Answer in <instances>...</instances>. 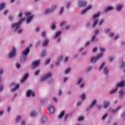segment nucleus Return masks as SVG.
<instances>
[{
	"instance_id": "nucleus-7",
	"label": "nucleus",
	"mask_w": 125,
	"mask_h": 125,
	"mask_svg": "<svg viewBox=\"0 0 125 125\" xmlns=\"http://www.w3.org/2000/svg\"><path fill=\"white\" fill-rule=\"evenodd\" d=\"M103 56V53H101V54H99L97 55V56L95 57H93L91 59L90 62H92V63H95L96 61H97V60H99Z\"/></svg>"
},
{
	"instance_id": "nucleus-44",
	"label": "nucleus",
	"mask_w": 125,
	"mask_h": 125,
	"mask_svg": "<svg viewBox=\"0 0 125 125\" xmlns=\"http://www.w3.org/2000/svg\"><path fill=\"white\" fill-rule=\"evenodd\" d=\"M100 50L101 52H104V51L105 50V48H100Z\"/></svg>"
},
{
	"instance_id": "nucleus-6",
	"label": "nucleus",
	"mask_w": 125,
	"mask_h": 125,
	"mask_svg": "<svg viewBox=\"0 0 125 125\" xmlns=\"http://www.w3.org/2000/svg\"><path fill=\"white\" fill-rule=\"evenodd\" d=\"M57 6L56 5H53L51 6V9L47 8L46 10L44 12V14H48V13H50V12H52V11H54L55 9H56Z\"/></svg>"
},
{
	"instance_id": "nucleus-57",
	"label": "nucleus",
	"mask_w": 125,
	"mask_h": 125,
	"mask_svg": "<svg viewBox=\"0 0 125 125\" xmlns=\"http://www.w3.org/2000/svg\"><path fill=\"white\" fill-rule=\"evenodd\" d=\"M82 80H83L82 79H79V80L78 81V84H80V83H81L82 82Z\"/></svg>"
},
{
	"instance_id": "nucleus-37",
	"label": "nucleus",
	"mask_w": 125,
	"mask_h": 125,
	"mask_svg": "<svg viewBox=\"0 0 125 125\" xmlns=\"http://www.w3.org/2000/svg\"><path fill=\"white\" fill-rule=\"evenodd\" d=\"M104 22V20L103 19H102L101 20V21L98 23L99 25H100V26H101V25L102 24H103V22Z\"/></svg>"
},
{
	"instance_id": "nucleus-2",
	"label": "nucleus",
	"mask_w": 125,
	"mask_h": 125,
	"mask_svg": "<svg viewBox=\"0 0 125 125\" xmlns=\"http://www.w3.org/2000/svg\"><path fill=\"white\" fill-rule=\"evenodd\" d=\"M22 22H23V20H21L18 22L13 23L11 25V29H14L15 32H18V29L20 27V25L22 24Z\"/></svg>"
},
{
	"instance_id": "nucleus-59",
	"label": "nucleus",
	"mask_w": 125,
	"mask_h": 125,
	"mask_svg": "<svg viewBox=\"0 0 125 125\" xmlns=\"http://www.w3.org/2000/svg\"><path fill=\"white\" fill-rule=\"evenodd\" d=\"M19 17H22V12H20L19 13Z\"/></svg>"
},
{
	"instance_id": "nucleus-63",
	"label": "nucleus",
	"mask_w": 125,
	"mask_h": 125,
	"mask_svg": "<svg viewBox=\"0 0 125 125\" xmlns=\"http://www.w3.org/2000/svg\"><path fill=\"white\" fill-rule=\"evenodd\" d=\"M82 104V102H79L78 103H77V106H80V105H81Z\"/></svg>"
},
{
	"instance_id": "nucleus-29",
	"label": "nucleus",
	"mask_w": 125,
	"mask_h": 125,
	"mask_svg": "<svg viewBox=\"0 0 125 125\" xmlns=\"http://www.w3.org/2000/svg\"><path fill=\"white\" fill-rule=\"evenodd\" d=\"M121 108H122L121 106H118L116 109H112L111 110V112H112V113H116V112H117V111H118V110H119V109H121Z\"/></svg>"
},
{
	"instance_id": "nucleus-60",
	"label": "nucleus",
	"mask_w": 125,
	"mask_h": 125,
	"mask_svg": "<svg viewBox=\"0 0 125 125\" xmlns=\"http://www.w3.org/2000/svg\"><path fill=\"white\" fill-rule=\"evenodd\" d=\"M99 30H96L95 32V35H98V34H99Z\"/></svg>"
},
{
	"instance_id": "nucleus-18",
	"label": "nucleus",
	"mask_w": 125,
	"mask_h": 125,
	"mask_svg": "<svg viewBox=\"0 0 125 125\" xmlns=\"http://www.w3.org/2000/svg\"><path fill=\"white\" fill-rule=\"evenodd\" d=\"M114 8L110 6H107V7L104 10L105 12H107V11H110V10H113Z\"/></svg>"
},
{
	"instance_id": "nucleus-45",
	"label": "nucleus",
	"mask_w": 125,
	"mask_h": 125,
	"mask_svg": "<svg viewBox=\"0 0 125 125\" xmlns=\"http://www.w3.org/2000/svg\"><path fill=\"white\" fill-rule=\"evenodd\" d=\"M71 5V2H68L67 4H66V7H67V8H69V7H70V5Z\"/></svg>"
},
{
	"instance_id": "nucleus-8",
	"label": "nucleus",
	"mask_w": 125,
	"mask_h": 125,
	"mask_svg": "<svg viewBox=\"0 0 125 125\" xmlns=\"http://www.w3.org/2000/svg\"><path fill=\"white\" fill-rule=\"evenodd\" d=\"M16 55V49L14 47L13 48L12 50L11 51L10 53L9 54V58H12L14 56Z\"/></svg>"
},
{
	"instance_id": "nucleus-61",
	"label": "nucleus",
	"mask_w": 125,
	"mask_h": 125,
	"mask_svg": "<svg viewBox=\"0 0 125 125\" xmlns=\"http://www.w3.org/2000/svg\"><path fill=\"white\" fill-rule=\"evenodd\" d=\"M2 89H3V86L1 85L0 86V91H1V90H2Z\"/></svg>"
},
{
	"instance_id": "nucleus-21",
	"label": "nucleus",
	"mask_w": 125,
	"mask_h": 125,
	"mask_svg": "<svg viewBox=\"0 0 125 125\" xmlns=\"http://www.w3.org/2000/svg\"><path fill=\"white\" fill-rule=\"evenodd\" d=\"M62 59H63V56H61L60 57H59L58 58V61L56 63V65H59V61H61V60H62Z\"/></svg>"
},
{
	"instance_id": "nucleus-19",
	"label": "nucleus",
	"mask_w": 125,
	"mask_h": 125,
	"mask_svg": "<svg viewBox=\"0 0 125 125\" xmlns=\"http://www.w3.org/2000/svg\"><path fill=\"white\" fill-rule=\"evenodd\" d=\"M125 91H123L121 90L120 91V94H119V97H120V98H122V97H123V96H124V95H125Z\"/></svg>"
},
{
	"instance_id": "nucleus-38",
	"label": "nucleus",
	"mask_w": 125,
	"mask_h": 125,
	"mask_svg": "<svg viewBox=\"0 0 125 125\" xmlns=\"http://www.w3.org/2000/svg\"><path fill=\"white\" fill-rule=\"evenodd\" d=\"M83 120V117H80L78 118V122H82Z\"/></svg>"
},
{
	"instance_id": "nucleus-33",
	"label": "nucleus",
	"mask_w": 125,
	"mask_h": 125,
	"mask_svg": "<svg viewBox=\"0 0 125 125\" xmlns=\"http://www.w3.org/2000/svg\"><path fill=\"white\" fill-rule=\"evenodd\" d=\"M125 67V62L122 61L120 62V68H124Z\"/></svg>"
},
{
	"instance_id": "nucleus-62",
	"label": "nucleus",
	"mask_w": 125,
	"mask_h": 125,
	"mask_svg": "<svg viewBox=\"0 0 125 125\" xmlns=\"http://www.w3.org/2000/svg\"><path fill=\"white\" fill-rule=\"evenodd\" d=\"M68 57H66L64 59V62H67L68 61Z\"/></svg>"
},
{
	"instance_id": "nucleus-31",
	"label": "nucleus",
	"mask_w": 125,
	"mask_h": 125,
	"mask_svg": "<svg viewBox=\"0 0 125 125\" xmlns=\"http://www.w3.org/2000/svg\"><path fill=\"white\" fill-rule=\"evenodd\" d=\"M48 39H46L45 41L43 42V45L45 46V45H47V43H48Z\"/></svg>"
},
{
	"instance_id": "nucleus-46",
	"label": "nucleus",
	"mask_w": 125,
	"mask_h": 125,
	"mask_svg": "<svg viewBox=\"0 0 125 125\" xmlns=\"http://www.w3.org/2000/svg\"><path fill=\"white\" fill-rule=\"evenodd\" d=\"M97 50V47H95L93 49V52L94 53V52H96Z\"/></svg>"
},
{
	"instance_id": "nucleus-13",
	"label": "nucleus",
	"mask_w": 125,
	"mask_h": 125,
	"mask_svg": "<svg viewBox=\"0 0 125 125\" xmlns=\"http://www.w3.org/2000/svg\"><path fill=\"white\" fill-rule=\"evenodd\" d=\"M85 5H86V2L84 1H80L79 2V6H85Z\"/></svg>"
},
{
	"instance_id": "nucleus-9",
	"label": "nucleus",
	"mask_w": 125,
	"mask_h": 125,
	"mask_svg": "<svg viewBox=\"0 0 125 125\" xmlns=\"http://www.w3.org/2000/svg\"><path fill=\"white\" fill-rule=\"evenodd\" d=\"M47 110L48 113L50 114H53V113L55 111V108H54V106L52 105H50L47 107Z\"/></svg>"
},
{
	"instance_id": "nucleus-11",
	"label": "nucleus",
	"mask_w": 125,
	"mask_h": 125,
	"mask_svg": "<svg viewBox=\"0 0 125 125\" xmlns=\"http://www.w3.org/2000/svg\"><path fill=\"white\" fill-rule=\"evenodd\" d=\"M40 60H36V61H33L31 64L32 68H35L37 66H39V65L40 64Z\"/></svg>"
},
{
	"instance_id": "nucleus-58",
	"label": "nucleus",
	"mask_w": 125,
	"mask_h": 125,
	"mask_svg": "<svg viewBox=\"0 0 125 125\" xmlns=\"http://www.w3.org/2000/svg\"><path fill=\"white\" fill-rule=\"evenodd\" d=\"M89 43H90L89 41H87L86 42L85 44V46L88 45V44H89Z\"/></svg>"
},
{
	"instance_id": "nucleus-35",
	"label": "nucleus",
	"mask_w": 125,
	"mask_h": 125,
	"mask_svg": "<svg viewBox=\"0 0 125 125\" xmlns=\"http://www.w3.org/2000/svg\"><path fill=\"white\" fill-rule=\"evenodd\" d=\"M108 117V114H105L104 115V116L102 118V120L104 121L105 120V118H107Z\"/></svg>"
},
{
	"instance_id": "nucleus-4",
	"label": "nucleus",
	"mask_w": 125,
	"mask_h": 125,
	"mask_svg": "<svg viewBox=\"0 0 125 125\" xmlns=\"http://www.w3.org/2000/svg\"><path fill=\"white\" fill-rule=\"evenodd\" d=\"M100 15V13H99L93 16V19H94V22L93 23V28H95L96 25H97V23H98V17Z\"/></svg>"
},
{
	"instance_id": "nucleus-43",
	"label": "nucleus",
	"mask_w": 125,
	"mask_h": 125,
	"mask_svg": "<svg viewBox=\"0 0 125 125\" xmlns=\"http://www.w3.org/2000/svg\"><path fill=\"white\" fill-rule=\"evenodd\" d=\"M31 15V13L30 12L25 13V16H30Z\"/></svg>"
},
{
	"instance_id": "nucleus-30",
	"label": "nucleus",
	"mask_w": 125,
	"mask_h": 125,
	"mask_svg": "<svg viewBox=\"0 0 125 125\" xmlns=\"http://www.w3.org/2000/svg\"><path fill=\"white\" fill-rule=\"evenodd\" d=\"M108 68H107V67H105L104 68V75H107L108 74Z\"/></svg>"
},
{
	"instance_id": "nucleus-5",
	"label": "nucleus",
	"mask_w": 125,
	"mask_h": 125,
	"mask_svg": "<svg viewBox=\"0 0 125 125\" xmlns=\"http://www.w3.org/2000/svg\"><path fill=\"white\" fill-rule=\"evenodd\" d=\"M31 95L33 98L36 97V94L35 93V91H32V90L29 89L26 91V97L30 98L31 97Z\"/></svg>"
},
{
	"instance_id": "nucleus-28",
	"label": "nucleus",
	"mask_w": 125,
	"mask_h": 125,
	"mask_svg": "<svg viewBox=\"0 0 125 125\" xmlns=\"http://www.w3.org/2000/svg\"><path fill=\"white\" fill-rule=\"evenodd\" d=\"M36 115H37V113H36L35 111H32L29 114L30 117H35Z\"/></svg>"
},
{
	"instance_id": "nucleus-54",
	"label": "nucleus",
	"mask_w": 125,
	"mask_h": 125,
	"mask_svg": "<svg viewBox=\"0 0 125 125\" xmlns=\"http://www.w3.org/2000/svg\"><path fill=\"white\" fill-rule=\"evenodd\" d=\"M53 101H54V102H57V98H56V97H54L53 98Z\"/></svg>"
},
{
	"instance_id": "nucleus-48",
	"label": "nucleus",
	"mask_w": 125,
	"mask_h": 125,
	"mask_svg": "<svg viewBox=\"0 0 125 125\" xmlns=\"http://www.w3.org/2000/svg\"><path fill=\"white\" fill-rule=\"evenodd\" d=\"M56 28V27L55 26V24H53L51 26V29L53 30H54Z\"/></svg>"
},
{
	"instance_id": "nucleus-47",
	"label": "nucleus",
	"mask_w": 125,
	"mask_h": 125,
	"mask_svg": "<svg viewBox=\"0 0 125 125\" xmlns=\"http://www.w3.org/2000/svg\"><path fill=\"white\" fill-rule=\"evenodd\" d=\"M63 7H62L61 8V11H60V14H62V13L63 12Z\"/></svg>"
},
{
	"instance_id": "nucleus-52",
	"label": "nucleus",
	"mask_w": 125,
	"mask_h": 125,
	"mask_svg": "<svg viewBox=\"0 0 125 125\" xmlns=\"http://www.w3.org/2000/svg\"><path fill=\"white\" fill-rule=\"evenodd\" d=\"M42 37H45V32L43 31L42 33Z\"/></svg>"
},
{
	"instance_id": "nucleus-16",
	"label": "nucleus",
	"mask_w": 125,
	"mask_h": 125,
	"mask_svg": "<svg viewBox=\"0 0 125 125\" xmlns=\"http://www.w3.org/2000/svg\"><path fill=\"white\" fill-rule=\"evenodd\" d=\"M96 104V100L94 99L93 101L92 102L91 104V105L89 107V109H91Z\"/></svg>"
},
{
	"instance_id": "nucleus-50",
	"label": "nucleus",
	"mask_w": 125,
	"mask_h": 125,
	"mask_svg": "<svg viewBox=\"0 0 125 125\" xmlns=\"http://www.w3.org/2000/svg\"><path fill=\"white\" fill-rule=\"evenodd\" d=\"M16 66H17V68L18 69H19L20 68V67H21V66L20 65V64H19V63H17Z\"/></svg>"
},
{
	"instance_id": "nucleus-15",
	"label": "nucleus",
	"mask_w": 125,
	"mask_h": 125,
	"mask_svg": "<svg viewBox=\"0 0 125 125\" xmlns=\"http://www.w3.org/2000/svg\"><path fill=\"white\" fill-rule=\"evenodd\" d=\"M104 107L105 109H106V108H108V106L110 105V103H109V102L104 101Z\"/></svg>"
},
{
	"instance_id": "nucleus-36",
	"label": "nucleus",
	"mask_w": 125,
	"mask_h": 125,
	"mask_svg": "<svg viewBox=\"0 0 125 125\" xmlns=\"http://www.w3.org/2000/svg\"><path fill=\"white\" fill-rule=\"evenodd\" d=\"M66 21L62 22L60 24V26L62 27V26H64V25H65V24H66Z\"/></svg>"
},
{
	"instance_id": "nucleus-14",
	"label": "nucleus",
	"mask_w": 125,
	"mask_h": 125,
	"mask_svg": "<svg viewBox=\"0 0 125 125\" xmlns=\"http://www.w3.org/2000/svg\"><path fill=\"white\" fill-rule=\"evenodd\" d=\"M28 77H29V74H26L23 79L21 81V83H24V82H25V81H26L27 80V79H28Z\"/></svg>"
},
{
	"instance_id": "nucleus-3",
	"label": "nucleus",
	"mask_w": 125,
	"mask_h": 125,
	"mask_svg": "<svg viewBox=\"0 0 125 125\" xmlns=\"http://www.w3.org/2000/svg\"><path fill=\"white\" fill-rule=\"evenodd\" d=\"M125 81H123L122 82H120L119 83L117 84L116 85V88L112 90V91H110L109 93L110 94H113V93H115L116 90H118V87H123V86H125Z\"/></svg>"
},
{
	"instance_id": "nucleus-41",
	"label": "nucleus",
	"mask_w": 125,
	"mask_h": 125,
	"mask_svg": "<svg viewBox=\"0 0 125 125\" xmlns=\"http://www.w3.org/2000/svg\"><path fill=\"white\" fill-rule=\"evenodd\" d=\"M82 100H83L85 99V95L84 94H83L81 96Z\"/></svg>"
},
{
	"instance_id": "nucleus-53",
	"label": "nucleus",
	"mask_w": 125,
	"mask_h": 125,
	"mask_svg": "<svg viewBox=\"0 0 125 125\" xmlns=\"http://www.w3.org/2000/svg\"><path fill=\"white\" fill-rule=\"evenodd\" d=\"M49 62H50V59H49L48 60H47L46 62H45V64H48V63H49Z\"/></svg>"
},
{
	"instance_id": "nucleus-56",
	"label": "nucleus",
	"mask_w": 125,
	"mask_h": 125,
	"mask_svg": "<svg viewBox=\"0 0 125 125\" xmlns=\"http://www.w3.org/2000/svg\"><path fill=\"white\" fill-rule=\"evenodd\" d=\"M102 106H101V105H97V108L99 110L102 108Z\"/></svg>"
},
{
	"instance_id": "nucleus-12",
	"label": "nucleus",
	"mask_w": 125,
	"mask_h": 125,
	"mask_svg": "<svg viewBox=\"0 0 125 125\" xmlns=\"http://www.w3.org/2000/svg\"><path fill=\"white\" fill-rule=\"evenodd\" d=\"M91 8V5H89L86 8L82 11V14H84L86 11L89 10Z\"/></svg>"
},
{
	"instance_id": "nucleus-49",
	"label": "nucleus",
	"mask_w": 125,
	"mask_h": 125,
	"mask_svg": "<svg viewBox=\"0 0 125 125\" xmlns=\"http://www.w3.org/2000/svg\"><path fill=\"white\" fill-rule=\"evenodd\" d=\"M8 19H9V20H10V21L13 20V16H11L9 17Z\"/></svg>"
},
{
	"instance_id": "nucleus-20",
	"label": "nucleus",
	"mask_w": 125,
	"mask_h": 125,
	"mask_svg": "<svg viewBox=\"0 0 125 125\" xmlns=\"http://www.w3.org/2000/svg\"><path fill=\"white\" fill-rule=\"evenodd\" d=\"M21 119H22V116L21 115H18L16 119V123H18V122H19Z\"/></svg>"
},
{
	"instance_id": "nucleus-25",
	"label": "nucleus",
	"mask_w": 125,
	"mask_h": 125,
	"mask_svg": "<svg viewBox=\"0 0 125 125\" xmlns=\"http://www.w3.org/2000/svg\"><path fill=\"white\" fill-rule=\"evenodd\" d=\"M65 115V112L64 111H62L59 115V119H61Z\"/></svg>"
},
{
	"instance_id": "nucleus-64",
	"label": "nucleus",
	"mask_w": 125,
	"mask_h": 125,
	"mask_svg": "<svg viewBox=\"0 0 125 125\" xmlns=\"http://www.w3.org/2000/svg\"><path fill=\"white\" fill-rule=\"evenodd\" d=\"M122 117H123L124 119H125V112H124L122 114Z\"/></svg>"
},
{
	"instance_id": "nucleus-40",
	"label": "nucleus",
	"mask_w": 125,
	"mask_h": 125,
	"mask_svg": "<svg viewBox=\"0 0 125 125\" xmlns=\"http://www.w3.org/2000/svg\"><path fill=\"white\" fill-rule=\"evenodd\" d=\"M38 74H40V70H39L36 71L34 73V75H35V76L38 75Z\"/></svg>"
},
{
	"instance_id": "nucleus-34",
	"label": "nucleus",
	"mask_w": 125,
	"mask_h": 125,
	"mask_svg": "<svg viewBox=\"0 0 125 125\" xmlns=\"http://www.w3.org/2000/svg\"><path fill=\"white\" fill-rule=\"evenodd\" d=\"M104 65H105V62H103L101 64V66L99 67V70L100 71H101V70H102V69L103 68V67H104Z\"/></svg>"
},
{
	"instance_id": "nucleus-26",
	"label": "nucleus",
	"mask_w": 125,
	"mask_h": 125,
	"mask_svg": "<svg viewBox=\"0 0 125 125\" xmlns=\"http://www.w3.org/2000/svg\"><path fill=\"white\" fill-rule=\"evenodd\" d=\"M122 7H123V5L119 4L117 6L116 9L118 10V11H120L121 9H122Z\"/></svg>"
},
{
	"instance_id": "nucleus-55",
	"label": "nucleus",
	"mask_w": 125,
	"mask_h": 125,
	"mask_svg": "<svg viewBox=\"0 0 125 125\" xmlns=\"http://www.w3.org/2000/svg\"><path fill=\"white\" fill-rule=\"evenodd\" d=\"M3 72H4L3 69H0V75H1V74H2V73H3Z\"/></svg>"
},
{
	"instance_id": "nucleus-39",
	"label": "nucleus",
	"mask_w": 125,
	"mask_h": 125,
	"mask_svg": "<svg viewBox=\"0 0 125 125\" xmlns=\"http://www.w3.org/2000/svg\"><path fill=\"white\" fill-rule=\"evenodd\" d=\"M71 71V68H67L65 70V74H68Z\"/></svg>"
},
{
	"instance_id": "nucleus-42",
	"label": "nucleus",
	"mask_w": 125,
	"mask_h": 125,
	"mask_svg": "<svg viewBox=\"0 0 125 125\" xmlns=\"http://www.w3.org/2000/svg\"><path fill=\"white\" fill-rule=\"evenodd\" d=\"M95 38H96V36L95 35H93L92 38H91V40L92 41V42H94V40H95Z\"/></svg>"
},
{
	"instance_id": "nucleus-27",
	"label": "nucleus",
	"mask_w": 125,
	"mask_h": 125,
	"mask_svg": "<svg viewBox=\"0 0 125 125\" xmlns=\"http://www.w3.org/2000/svg\"><path fill=\"white\" fill-rule=\"evenodd\" d=\"M61 31H58L57 33H56L55 34V36H54V39H56L57 38V37H58L59 36H60V34H61Z\"/></svg>"
},
{
	"instance_id": "nucleus-17",
	"label": "nucleus",
	"mask_w": 125,
	"mask_h": 125,
	"mask_svg": "<svg viewBox=\"0 0 125 125\" xmlns=\"http://www.w3.org/2000/svg\"><path fill=\"white\" fill-rule=\"evenodd\" d=\"M34 18V16H30L26 20V23H29L32 21V20Z\"/></svg>"
},
{
	"instance_id": "nucleus-10",
	"label": "nucleus",
	"mask_w": 125,
	"mask_h": 125,
	"mask_svg": "<svg viewBox=\"0 0 125 125\" xmlns=\"http://www.w3.org/2000/svg\"><path fill=\"white\" fill-rule=\"evenodd\" d=\"M52 74L51 73H48L47 74H46L45 75V76L42 77L40 81L41 82H43V81H45V80H46V79H48L49 78H50V77H51Z\"/></svg>"
},
{
	"instance_id": "nucleus-1",
	"label": "nucleus",
	"mask_w": 125,
	"mask_h": 125,
	"mask_svg": "<svg viewBox=\"0 0 125 125\" xmlns=\"http://www.w3.org/2000/svg\"><path fill=\"white\" fill-rule=\"evenodd\" d=\"M29 52H30V47H27L26 48L25 50L23 51L22 52V55H24V56H22L21 57V62H24V61H26L27 59V55H28V54H29Z\"/></svg>"
},
{
	"instance_id": "nucleus-22",
	"label": "nucleus",
	"mask_w": 125,
	"mask_h": 125,
	"mask_svg": "<svg viewBox=\"0 0 125 125\" xmlns=\"http://www.w3.org/2000/svg\"><path fill=\"white\" fill-rule=\"evenodd\" d=\"M5 6V3H2L0 4V10H2L3 8H4Z\"/></svg>"
},
{
	"instance_id": "nucleus-23",
	"label": "nucleus",
	"mask_w": 125,
	"mask_h": 125,
	"mask_svg": "<svg viewBox=\"0 0 125 125\" xmlns=\"http://www.w3.org/2000/svg\"><path fill=\"white\" fill-rule=\"evenodd\" d=\"M46 121H47V118H46V117H43L42 118V124L46 123Z\"/></svg>"
},
{
	"instance_id": "nucleus-32",
	"label": "nucleus",
	"mask_w": 125,
	"mask_h": 125,
	"mask_svg": "<svg viewBox=\"0 0 125 125\" xmlns=\"http://www.w3.org/2000/svg\"><path fill=\"white\" fill-rule=\"evenodd\" d=\"M46 51L43 50V51L42 52L41 55L42 57H43V56H45V55H46Z\"/></svg>"
},
{
	"instance_id": "nucleus-51",
	"label": "nucleus",
	"mask_w": 125,
	"mask_h": 125,
	"mask_svg": "<svg viewBox=\"0 0 125 125\" xmlns=\"http://www.w3.org/2000/svg\"><path fill=\"white\" fill-rule=\"evenodd\" d=\"M7 13H8V11L7 10H5L4 12H3V15H6V14H7Z\"/></svg>"
},
{
	"instance_id": "nucleus-24",
	"label": "nucleus",
	"mask_w": 125,
	"mask_h": 125,
	"mask_svg": "<svg viewBox=\"0 0 125 125\" xmlns=\"http://www.w3.org/2000/svg\"><path fill=\"white\" fill-rule=\"evenodd\" d=\"M19 86H20V85L19 84H17L14 88H13L12 89V91H15V90H16V89H18V88H19Z\"/></svg>"
}]
</instances>
